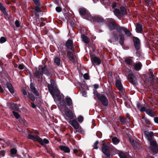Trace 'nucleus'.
Listing matches in <instances>:
<instances>
[{
  "mask_svg": "<svg viewBox=\"0 0 158 158\" xmlns=\"http://www.w3.org/2000/svg\"><path fill=\"white\" fill-rule=\"evenodd\" d=\"M44 74L48 76L50 75V73L46 68V65H44V66L40 65L38 68H35L34 76L37 79L38 81L40 83H42L43 82Z\"/></svg>",
  "mask_w": 158,
  "mask_h": 158,
  "instance_id": "obj_1",
  "label": "nucleus"
},
{
  "mask_svg": "<svg viewBox=\"0 0 158 158\" xmlns=\"http://www.w3.org/2000/svg\"><path fill=\"white\" fill-rule=\"evenodd\" d=\"M103 153L109 158H113L117 149L114 148H110L108 145L103 144L102 147Z\"/></svg>",
  "mask_w": 158,
  "mask_h": 158,
  "instance_id": "obj_2",
  "label": "nucleus"
},
{
  "mask_svg": "<svg viewBox=\"0 0 158 158\" xmlns=\"http://www.w3.org/2000/svg\"><path fill=\"white\" fill-rule=\"evenodd\" d=\"M28 139H31L35 141L38 142L42 146L46 147L47 146L44 144H48L49 143V140L46 138L42 139L38 135L34 136L30 134H28L27 137Z\"/></svg>",
  "mask_w": 158,
  "mask_h": 158,
  "instance_id": "obj_3",
  "label": "nucleus"
},
{
  "mask_svg": "<svg viewBox=\"0 0 158 158\" xmlns=\"http://www.w3.org/2000/svg\"><path fill=\"white\" fill-rule=\"evenodd\" d=\"M96 96L103 106L105 107H107L109 105L108 100L105 95L97 92Z\"/></svg>",
  "mask_w": 158,
  "mask_h": 158,
  "instance_id": "obj_4",
  "label": "nucleus"
},
{
  "mask_svg": "<svg viewBox=\"0 0 158 158\" xmlns=\"http://www.w3.org/2000/svg\"><path fill=\"white\" fill-rule=\"evenodd\" d=\"M108 27L110 30H116L117 32L119 33L122 26L117 23L115 21H110L108 23Z\"/></svg>",
  "mask_w": 158,
  "mask_h": 158,
  "instance_id": "obj_5",
  "label": "nucleus"
},
{
  "mask_svg": "<svg viewBox=\"0 0 158 158\" xmlns=\"http://www.w3.org/2000/svg\"><path fill=\"white\" fill-rule=\"evenodd\" d=\"M51 84H48L47 87L48 91L52 96L54 95V91L57 90L58 89L56 86V84L55 81L52 79H50Z\"/></svg>",
  "mask_w": 158,
  "mask_h": 158,
  "instance_id": "obj_6",
  "label": "nucleus"
},
{
  "mask_svg": "<svg viewBox=\"0 0 158 158\" xmlns=\"http://www.w3.org/2000/svg\"><path fill=\"white\" fill-rule=\"evenodd\" d=\"M79 12L81 16H84L85 19L88 20H91L92 16L85 8L84 7L80 8L79 9Z\"/></svg>",
  "mask_w": 158,
  "mask_h": 158,
  "instance_id": "obj_7",
  "label": "nucleus"
},
{
  "mask_svg": "<svg viewBox=\"0 0 158 158\" xmlns=\"http://www.w3.org/2000/svg\"><path fill=\"white\" fill-rule=\"evenodd\" d=\"M112 35L114 40L116 41H118V37H119V43L123 46L124 44L125 40V37L124 35L121 34L118 35L117 34L116 32L114 31L112 32Z\"/></svg>",
  "mask_w": 158,
  "mask_h": 158,
  "instance_id": "obj_8",
  "label": "nucleus"
},
{
  "mask_svg": "<svg viewBox=\"0 0 158 158\" xmlns=\"http://www.w3.org/2000/svg\"><path fill=\"white\" fill-rule=\"evenodd\" d=\"M65 46L68 51H71L73 52H75L74 44L73 41L71 39H68L65 43Z\"/></svg>",
  "mask_w": 158,
  "mask_h": 158,
  "instance_id": "obj_9",
  "label": "nucleus"
},
{
  "mask_svg": "<svg viewBox=\"0 0 158 158\" xmlns=\"http://www.w3.org/2000/svg\"><path fill=\"white\" fill-rule=\"evenodd\" d=\"M150 147L152 151L155 154L158 152V145L155 140L150 142Z\"/></svg>",
  "mask_w": 158,
  "mask_h": 158,
  "instance_id": "obj_10",
  "label": "nucleus"
},
{
  "mask_svg": "<svg viewBox=\"0 0 158 158\" xmlns=\"http://www.w3.org/2000/svg\"><path fill=\"white\" fill-rule=\"evenodd\" d=\"M135 49L137 51L139 50L141 47V42L139 39L137 37L133 36L132 37Z\"/></svg>",
  "mask_w": 158,
  "mask_h": 158,
  "instance_id": "obj_11",
  "label": "nucleus"
},
{
  "mask_svg": "<svg viewBox=\"0 0 158 158\" xmlns=\"http://www.w3.org/2000/svg\"><path fill=\"white\" fill-rule=\"evenodd\" d=\"M54 95L52 96L53 98L57 97L58 100L60 103H62L63 105H64L65 104L64 100V99H61V97L60 95L59 90L58 89L56 91H54Z\"/></svg>",
  "mask_w": 158,
  "mask_h": 158,
  "instance_id": "obj_12",
  "label": "nucleus"
},
{
  "mask_svg": "<svg viewBox=\"0 0 158 158\" xmlns=\"http://www.w3.org/2000/svg\"><path fill=\"white\" fill-rule=\"evenodd\" d=\"M70 124L75 129H79L80 131H82V129L80 126V125L77 121L76 119H73L72 120H70L69 122Z\"/></svg>",
  "mask_w": 158,
  "mask_h": 158,
  "instance_id": "obj_13",
  "label": "nucleus"
},
{
  "mask_svg": "<svg viewBox=\"0 0 158 158\" xmlns=\"http://www.w3.org/2000/svg\"><path fill=\"white\" fill-rule=\"evenodd\" d=\"M91 60L92 63L94 65H99L101 63V59L96 56L94 55H92L91 56Z\"/></svg>",
  "mask_w": 158,
  "mask_h": 158,
  "instance_id": "obj_14",
  "label": "nucleus"
},
{
  "mask_svg": "<svg viewBox=\"0 0 158 158\" xmlns=\"http://www.w3.org/2000/svg\"><path fill=\"white\" fill-rule=\"evenodd\" d=\"M117 79L115 82V85L119 91H122L123 90V87L122 85L121 80L119 76H118V77H117Z\"/></svg>",
  "mask_w": 158,
  "mask_h": 158,
  "instance_id": "obj_15",
  "label": "nucleus"
},
{
  "mask_svg": "<svg viewBox=\"0 0 158 158\" xmlns=\"http://www.w3.org/2000/svg\"><path fill=\"white\" fill-rule=\"evenodd\" d=\"M88 20L90 21L91 22H97L100 24H102L104 23L103 19L99 16H92L91 20Z\"/></svg>",
  "mask_w": 158,
  "mask_h": 158,
  "instance_id": "obj_16",
  "label": "nucleus"
},
{
  "mask_svg": "<svg viewBox=\"0 0 158 158\" xmlns=\"http://www.w3.org/2000/svg\"><path fill=\"white\" fill-rule=\"evenodd\" d=\"M148 132L146 131H144L143 132L144 135L146 136L149 141H150V142L153 141V140H152L153 136L154 135L153 132L152 131H151L148 134Z\"/></svg>",
  "mask_w": 158,
  "mask_h": 158,
  "instance_id": "obj_17",
  "label": "nucleus"
},
{
  "mask_svg": "<svg viewBox=\"0 0 158 158\" xmlns=\"http://www.w3.org/2000/svg\"><path fill=\"white\" fill-rule=\"evenodd\" d=\"M128 79L131 81V82L135 85L136 82V78L135 76L133 74L130 73L128 75Z\"/></svg>",
  "mask_w": 158,
  "mask_h": 158,
  "instance_id": "obj_18",
  "label": "nucleus"
},
{
  "mask_svg": "<svg viewBox=\"0 0 158 158\" xmlns=\"http://www.w3.org/2000/svg\"><path fill=\"white\" fill-rule=\"evenodd\" d=\"M30 87L31 92L34 93L35 96H38L39 95V93L36 89L35 86L34 84L31 82L30 83Z\"/></svg>",
  "mask_w": 158,
  "mask_h": 158,
  "instance_id": "obj_19",
  "label": "nucleus"
},
{
  "mask_svg": "<svg viewBox=\"0 0 158 158\" xmlns=\"http://www.w3.org/2000/svg\"><path fill=\"white\" fill-rule=\"evenodd\" d=\"M73 52L71 51H67V56L70 61L73 63H74L75 61V60Z\"/></svg>",
  "mask_w": 158,
  "mask_h": 158,
  "instance_id": "obj_20",
  "label": "nucleus"
},
{
  "mask_svg": "<svg viewBox=\"0 0 158 158\" xmlns=\"http://www.w3.org/2000/svg\"><path fill=\"white\" fill-rule=\"evenodd\" d=\"M123 32H124L125 35L127 36H130L132 35L131 33L128 30L124 27L122 26L119 33L121 34Z\"/></svg>",
  "mask_w": 158,
  "mask_h": 158,
  "instance_id": "obj_21",
  "label": "nucleus"
},
{
  "mask_svg": "<svg viewBox=\"0 0 158 158\" xmlns=\"http://www.w3.org/2000/svg\"><path fill=\"white\" fill-rule=\"evenodd\" d=\"M154 109L153 108L147 109L146 113L151 117H154L156 115L154 112Z\"/></svg>",
  "mask_w": 158,
  "mask_h": 158,
  "instance_id": "obj_22",
  "label": "nucleus"
},
{
  "mask_svg": "<svg viewBox=\"0 0 158 158\" xmlns=\"http://www.w3.org/2000/svg\"><path fill=\"white\" fill-rule=\"evenodd\" d=\"M135 30L137 33H141L143 31L142 25L139 23H137L136 25Z\"/></svg>",
  "mask_w": 158,
  "mask_h": 158,
  "instance_id": "obj_23",
  "label": "nucleus"
},
{
  "mask_svg": "<svg viewBox=\"0 0 158 158\" xmlns=\"http://www.w3.org/2000/svg\"><path fill=\"white\" fill-rule=\"evenodd\" d=\"M65 114L67 117L73 119L74 118V116L72 112L69 109H67L65 110Z\"/></svg>",
  "mask_w": 158,
  "mask_h": 158,
  "instance_id": "obj_24",
  "label": "nucleus"
},
{
  "mask_svg": "<svg viewBox=\"0 0 158 158\" xmlns=\"http://www.w3.org/2000/svg\"><path fill=\"white\" fill-rule=\"evenodd\" d=\"M60 149L65 153H69L70 152V149L68 147L64 146H60L59 147Z\"/></svg>",
  "mask_w": 158,
  "mask_h": 158,
  "instance_id": "obj_25",
  "label": "nucleus"
},
{
  "mask_svg": "<svg viewBox=\"0 0 158 158\" xmlns=\"http://www.w3.org/2000/svg\"><path fill=\"white\" fill-rule=\"evenodd\" d=\"M6 86L7 88L8 89L9 91L11 94H13L14 93L15 91L13 87L10 83H7L6 84Z\"/></svg>",
  "mask_w": 158,
  "mask_h": 158,
  "instance_id": "obj_26",
  "label": "nucleus"
},
{
  "mask_svg": "<svg viewBox=\"0 0 158 158\" xmlns=\"http://www.w3.org/2000/svg\"><path fill=\"white\" fill-rule=\"evenodd\" d=\"M149 77L150 80L153 83H156L158 86V77H157L156 79H154V74H149Z\"/></svg>",
  "mask_w": 158,
  "mask_h": 158,
  "instance_id": "obj_27",
  "label": "nucleus"
},
{
  "mask_svg": "<svg viewBox=\"0 0 158 158\" xmlns=\"http://www.w3.org/2000/svg\"><path fill=\"white\" fill-rule=\"evenodd\" d=\"M65 103L68 106H70L72 104V102L71 99L69 97H67L65 98Z\"/></svg>",
  "mask_w": 158,
  "mask_h": 158,
  "instance_id": "obj_28",
  "label": "nucleus"
},
{
  "mask_svg": "<svg viewBox=\"0 0 158 158\" xmlns=\"http://www.w3.org/2000/svg\"><path fill=\"white\" fill-rule=\"evenodd\" d=\"M142 66V64L139 61L134 65V69L136 71H139L141 69Z\"/></svg>",
  "mask_w": 158,
  "mask_h": 158,
  "instance_id": "obj_29",
  "label": "nucleus"
},
{
  "mask_svg": "<svg viewBox=\"0 0 158 158\" xmlns=\"http://www.w3.org/2000/svg\"><path fill=\"white\" fill-rule=\"evenodd\" d=\"M81 38L83 41L85 43L88 44L89 42V40L88 37L84 34H82L81 35Z\"/></svg>",
  "mask_w": 158,
  "mask_h": 158,
  "instance_id": "obj_30",
  "label": "nucleus"
},
{
  "mask_svg": "<svg viewBox=\"0 0 158 158\" xmlns=\"http://www.w3.org/2000/svg\"><path fill=\"white\" fill-rule=\"evenodd\" d=\"M124 62L127 65H132L133 60L130 59V57H126L125 59Z\"/></svg>",
  "mask_w": 158,
  "mask_h": 158,
  "instance_id": "obj_31",
  "label": "nucleus"
},
{
  "mask_svg": "<svg viewBox=\"0 0 158 158\" xmlns=\"http://www.w3.org/2000/svg\"><path fill=\"white\" fill-rule=\"evenodd\" d=\"M69 24L72 28H77V26H78L77 23L72 20L69 21Z\"/></svg>",
  "mask_w": 158,
  "mask_h": 158,
  "instance_id": "obj_32",
  "label": "nucleus"
},
{
  "mask_svg": "<svg viewBox=\"0 0 158 158\" xmlns=\"http://www.w3.org/2000/svg\"><path fill=\"white\" fill-rule=\"evenodd\" d=\"M114 13V14L117 17L121 16V15L120 10L117 8H115Z\"/></svg>",
  "mask_w": 158,
  "mask_h": 158,
  "instance_id": "obj_33",
  "label": "nucleus"
},
{
  "mask_svg": "<svg viewBox=\"0 0 158 158\" xmlns=\"http://www.w3.org/2000/svg\"><path fill=\"white\" fill-rule=\"evenodd\" d=\"M73 152L76 156H81L82 155V153L80 151H79L76 149H74L73 150Z\"/></svg>",
  "mask_w": 158,
  "mask_h": 158,
  "instance_id": "obj_34",
  "label": "nucleus"
},
{
  "mask_svg": "<svg viewBox=\"0 0 158 158\" xmlns=\"http://www.w3.org/2000/svg\"><path fill=\"white\" fill-rule=\"evenodd\" d=\"M120 10L121 11V15H124L127 14L126 10L124 6H121L120 7Z\"/></svg>",
  "mask_w": 158,
  "mask_h": 158,
  "instance_id": "obj_35",
  "label": "nucleus"
},
{
  "mask_svg": "<svg viewBox=\"0 0 158 158\" xmlns=\"http://www.w3.org/2000/svg\"><path fill=\"white\" fill-rule=\"evenodd\" d=\"M112 142L114 144H117L120 142L119 139L116 137H113L112 139Z\"/></svg>",
  "mask_w": 158,
  "mask_h": 158,
  "instance_id": "obj_36",
  "label": "nucleus"
},
{
  "mask_svg": "<svg viewBox=\"0 0 158 158\" xmlns=\"http://www.w3.org/2000/svg\"><path fill=\"white\" fill-rule=\"evenodd\" d=\"M54 61L57 66H59L60 65V59L59 57H56L54 59Z\"/></svg>",
  "mask_w": 158,
  "mask_h": 158,
  "instance_id": "obj_37",
  "label": "nucleus"
},
{
  "mask_svg": "<svg viewBox=\"0 0 158 158\" xmlns=\"http://www.w3.org/2000/svg\"><path fill=\"white\" fill-rule=\"evenodd\" d=\"M10 153L11 156L14 157V156L12 155L16 154L17 153V151L16 149L15 148H11L10 150Z\"/></svg>",
  "mask_w": 158,
  "mask_h": 158,
  "instance_id": "obj_38",
  "label": "nucleus"
},
{
  "mask_svg": "<svg viewBox=\"0 0 158 158\" xmlns=\"http://www.w3.org/2000/svg\"><path fill=\"white\" fill-rule=\"evenodd\" d=\"M118 154L120 158H128L126 155L122 152H120Z\"/></svg>",
  "mask_w": 158,
  "mask_h": 158,
  "instance_id": "obj_39",
  "label": "nucleus"
},
{
  "mask_svg": "<svg viewBox=\"0 0 158 158\" xmlns=\"http://www.w3.org/2000/svg\"><path fill=\"white\" fill-rule=\"evenodd\" d=\"M27 96L28 98H30L32 101H34L35 100V97L31 93H28Z\"/></svg>",
  "mask_w": 158,
  "mask_h": 158,
  "instance_id": "obj_40",
  "label": "nucleus"
},
{
  "mask_svg": "<svg viewBox=\"0 0 158 158\" xmlns=\"http://www.w3.org/2000/svg\"><path fill=\"white\" fill-rule=\"evenodd\" d=\"M12 112L16 119H19L20 118V115L18 112H16L14 110H13Z\"/></svg>",
  "mask_w": 158,
  "mask_h": 158,
  "instance_id": "obj_41",
  "label": "nucleus"
},
{
  "mask_svg": "<svg viewBox=\"0 0 158 158\" xmlns=\"http://www.w3.org/2000/svg\"><path fill=\"white\" fill-rule=\"evenodd\" d=\"M19 121L20 123L23 124L26 127H27L28 123L24 119H22L20 118L19 119Z\"/></svg>",
  "mask_w": 158,
  "mask_h": 158,
  "instance_id": "obj_42",
  "label": "nucleus"
},
{
  "mask_svg": "<svg viewBox=\"0 0 158 158\" xmlns=\"http://www.w3.org/2000/svg\"><path fill=\"white\" fill-rule=\"evenodd\" d=\"M40 4L39 5H35L36 6L34 8V9L35 12H41V10L40 7Z\"/></svg>",
  "mask_w": 158,
  "mask_h": 158,
  "instance_id": "obj_43",
  "label": "nucleus"
},
{
  "mask_svg": "<svg viewBox=\"0 0 158 158\" xmlns=\"http://www.w3.org/2000/svg\"><path fill=\"white\" fill-rule=\"evenodd\" d=\"M119 118L120 121L122 123V124H125L126 118L122 117L121 116H120Z\"/></svg>",
  "mask_w": 158,
  "mask_h": 158,
  "instance_id": "obj_44",
  "label": "nucleus"
},
{
  "mask_svg": "<svg viewBox=\"0 0 158 158\" xmlns=\"http://www.w3.org/2000/svg\"><path fill=\"white\" fill-rule=\"evenodd\" d=\"M153 0H143L144 2L147 5H151L153 3Z\"/></svg>",
  "mask_w": 158,
  "mask_h": 158,
  "instance_id": "obj_45",
  "label": "nucleus"
},
{
  "mask_svg": "<svg viewBox=\"0 0 158 158\" xmlns=\"http://www.w3.org/2000/svg\"><path fill=\"white\" fill-rule=\"evenodd\" d=\"M65 18L66 19H69L68 22L70 20L71 18H72V16L70 13H66L65 15Z\"/></svg>",
  "mask_w": 158,
  "mask_h": 158,
  "instance_id": "obj_46",
  "label": "nucleus"
},
{
  "mask_svg": "<svg viewBox=\"0 0 158 158\" xmlns=\"http://www.w3.org/2000/svg\"><path fill=\"white\" fill-rule=\"evenodd\" d=\"M11 104L14 109H15V110L16 111H18L19 110V108L16 103H11Z\"/></svg>",
  "mask_w": 158,
  "mask_h": 158,
  "instance_id": "obj_47",
  "label": "nucleus"
},
{
  "mask_svg": "<svg viewBox=\"0 0 158 158\" xmlns=\"http://www.w3.org/2000/svg\"><path fill=\"white\" fill-rule=\"evenodd\" d=\"M7 40L6 38L3 36L1 37L0 38V43L2 44L6 42Z\"/></svg>",
  "mask_w": 158,
  "mask_h": 158,
  "instance_id": "obj_48",
  "label": "nucleus"
},
{
  "mask_svg": "<svg viewBox=\"0 0 158 158\" xmlns=\"http://www.w3.org/2000/svg\"><path fill=\"white\" fill-rule=\"evenodd\" d=\"M6 10H5L2 11V12L3 13V14L4 15V17L5 18H7L8 19H9L10 17L9 15L8 14L7 12L6 11Z\"/></svg>",
  "mask_w": 158,
  "mask_h": 158,
  "instance_id": "obj_49",
  "label": "nucleus"
},
{
  "mask_svg": "<svg viewBox=\"0 0 158 158\" xmlns=\"http://www.w3.org/2000/svg\"><path fill=\"white\" fill-rule=\"evenodd\" d=\"M143 118L147 124L148 125H150L151 124V123L150 121L147 118L143 117Z\"/></svg>",
  "mask_w": 158,
  "mask_h": 158,
  "instance_id": "obj_50",
  "label": "nucleus"
},
{
  "mask_svg": "<svg viewBox=\"0 0 158 158\" xmlns=\"http://www.w3.org/2000/svg\"><path fill=\"white\" fill-rule=\"evenodd\" d=\"M98 143L99 142L98 141H96L94 143L93 147H94V149H98Z\"/></svg>",
  "mask_w": 158,
  "mask_h": 158,
  "instance_id": "obj_51",
  "label": "nucleus"
},
{
  "mask_svg": "<svg viewBox=\"0 0 158 158\" xmlns=\"http://www.w3.org/2000/svg\"><path fill=\"white\" fill-rule=\"evenodd\" d=\"M6 10L5 7L3 6V4L0 2V10L2 12V11Z\"/></svg>",
  "mask_w": 158,
  "mask_h": 158,
  "instance_id": "obj_52",
  "label": "nucleus"
},
{
  "mask_svg": "<svg viewBox=\"0 0 158 158\" xmlns=\"http://www.w3.org/2000/svg\"><path fill=\"white\" fill-rule=\"evenodd\" d=\"M38 13L39 12H36L35 13V20L36 21H37V20H39V14Z\"/></svg>",
  "mask_w": 158,
  "mask_h": 158,
  "instance_id": "obj_53",
  "label": "nucleus"
},
{
  "mask_svg": "<svg viewBox=\"0 0 158 158\" xmlns=\"http://www.w3.org/2000/svg\"><path fill=\"white\" fill-rule=\"evenodd\" d=\"M96 135L98 138H102V134L101 132L98 131L96 132Z\"/></svg>",
  "mask_w": 158,
  "mask_h": 158,
  "instance_id": "obj_54",
  "label": "nucleus"
},
{
  "mask_svg": "<svg viewBox=\"0 0 158 158\" xmlns=\"http://www.w3.org/2000/svg\"><path fill=\"white\" fill-rule=\"evenodd\" d=\"M6 151L4 150L0 151V158L5 156Z\"/></svg>",
  "mask_w": 158,
  "mask_h": 158,
  "instance_id": "obj_55",
  "label": "nucleus"
},
{
  "mask_svg": "<svg viewBox=\"0 0 158 158\" xmlns=\"http://www.w3.org/2000/svg\"><path fill=\"white\" fill-rule=\"evenodd\" d=\"M78 121L80 123H82L83 121V117L81 116H80L77 118Z\"/></svg>",
  "mask_w": 158,
  "mask_h": 158,
  "instance_id": "obj_56",
  "label": "nucleus"
},
{
  "mask_svg": "<svg viewBox=\"0 0 158 158\" xmlns=\"http://www.w3.org/2000/svg\"><path fill=\"white\" fill-rule=\"evenodd\" d=\"M35 5L40 4V0H32Z\"/></svg>",
  "mask_w": 158,
  "mask_h": 158,
  "instance_id": "obj_57",
  "label": "nucleus"
},
{
  "mask_svg": "<svg viewBox=\"0 0 158 158\" xmlns=\"http://www.w3.org/2000/svg\"><path fill=\"white\" fill-rule=\"evenodd\" d=\"M147 109L144 106H143L141 107L139 110L141 112H146Z\"/></svg>",
  "mask_w": 158,
  "mask_h": 158,
  "instance_id": "obj_58",
  "label": "nucleus"
},
{
  "mask_svg": "<svg viewBox=\"0 0 158 158\" xmlns=\"http://www.w3.org/2000/svg\"><path fill=\"white\" fill-rule=\"evenodd\" d=\"M15 23L16 27H19L20 24L19 21L16 20L15 22Z\"/></svg>",
  "mask_w": 158,
  "mask_h": 158,
  "instance_id": "obj_59",
  "label": "nucleus"
},
{
  "mask_svg": "<svg viewBox=\"0 0 158 158\" xmlns=\"http://www.w3.org/2000/svg\"><path fill=\"white\" fill-rule=\"evenodd\" d=\"M83 77L85 80H88L89 79V75L87 73H85L84 74Z\"/></svg>",
  "mask_w": 158,
  "mask_h": 158,
  "instance_id": "obj_60",
  "label": "nucleus"
},
{
  "mask_svg": "<svg viewBox=\"0 0 158 158\" xmlns=\"http://www.w3.org/2000/svg\"><path fill=\"white\" fill-rule=\"evenodd\" d=\"M117 3L116 2H113L111 4V6L112 8H115L117 7Z\"/></svg>",
  "mask_w": 158,
  "mask_h": 158,
  "instance_id": "obj_61",
  "label": "nucleus"
},
{
  "mask_svg": "<svg viewBox=\"0 0 158 158\" xmlns=\"http://www.w3.org/2000/svg\"><path fill=\"white\" fill-rule=\"evenodd\" d=\"M21 92L25 96L27 95V92L24 89H23L21 90Z\"/></svg>",
  "mask_w": 158,
  "mask_h": 158,
  "instance_id": "obj_62",
  "label": "nucleus"
},
{
  "mask_svg": "<svg viewBox=\"0 0 158 158\" xmlns=\"http://www.w3.org/2000/svg\"><path fill=\"white\" fill-rule=\"evenodd\" d=\"M24 66L23 64H20L19 65L18 68L21 70H23L24 69Z\"/></svg>",
  "mask_w": 158,
  "mask_h": 158,
  "instance_id": "obj_63",
  "label": "nucleus"
},
{
  "mask_svg": "<svg viewBox=\"0 0 158 158\" xmlns=\"http://www.w3.org/2000/svg\"><path fill=\"white\" fill-rule=\"evenodd\" d=\"M56 10L57 12H60L61 11V8L60 7H57L56 8Z\"/></svg>",
  "mask_w": 158,
  "mask_h": 158,
  "instance_id": "obj_64",
  "label": "nucleus"
}]
</instances>
